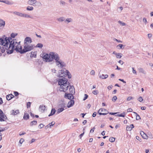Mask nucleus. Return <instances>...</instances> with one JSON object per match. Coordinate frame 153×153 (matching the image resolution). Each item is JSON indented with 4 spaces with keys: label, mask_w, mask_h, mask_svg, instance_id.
<instances>
[{
    "label": "nucleus",
    "mask_w": 153,
    "mask_h": 153,
    "mask_svg": "<svg viewBox=\"0 0 153 153\" xmlns=\"http://www.w3.org/2000/svg\"><path fill=\"white\" fill-rule=\"evenodd\" d=\"M41 57L46 62H52L54 60L55 62L60 58L58 54L55 52H51L49 54L44 53L41 54Z\"/></svg>",
    "instance_id": "1"
},
{
    "label": "nucleus",
    "mask_w": 153,
    "mask_h": 153,
    "mask_svg": "<svg viewBox=\"0 0 153 153\" xmlns=\"http://www.w3.org/2000/svg\"><path fill=\"white\" fill-rule=\"evenodd\" d=\"M3 42H2V45L3 46V49L5 48L6 49L10 50L13 45H15V42L17 41L16 39H13L11 37H7L4 36V37H3Z\"/></svg>",
    "instance_id": "2"
},
{
    "label": "nucleus",
    "mask_w": 153,
    "mask_h": 153,
    "mask_svg": "<svg viewBox=\"0 0 153 153\" xmlns=\"http://www.w3.org/2000/svg\"><path fill=\"white\" fill-rule=\"evenodd\" d=\"M20 42H18L17 41L15 42L14 45L13 46V47L10 50H7V53L8 54L12 53L14 50H16L17 52H19L21 53L22 47L20 44Z\"/></svg>",
    "instance_id": "3"
},
{
    "label": "nucleus",
    "mask_w": 153,
    "mask_h": 153,
    "mask_svg": "<svg viewBox=\"0 0 153 153\" xmlns=\"http://www.w3.org/2000/svg\"><path fill=\"white\" fill-rule=\"evenodd\" d=\"M35 47V45L33 44L24 45V48L22 49L21 53H25L29 51L33 50Z\"/></svg>",
    "instance_id": "4"
},
{
    "label": "nucleus",
    "mask_w": 153,
    "mask_h": 153,
    "mask_svg": "<svg viewBox=\"0 0 153 153\" xmlns=\"http://www.w3.org/2000/svg\"><path fill=\"white\" fill-rule=\"evenodd\" d=\"M68 73H69V71L67 70L62 69L59 70L58 76L59 77L65 78L67 76Z\"/></svg>",
    "instance_id": "5"
},
{
    "label": "nucleus",
    "mask_w": 153,
    "mask_h": 153,
    "mask_svg": "<svg viewBox=\"0 0 153 153\" xmlns=\"http://www.w3.org/2000/svg\"><path fill=\"white\" fill-rule=\"evenodd\" d=\"M27 4L33 6H40L41 5V3L39 1H37L36 0H30L27 1Z\"/></svg>",
    "instance_id": "6"
},
{
    "label": "nucleus",
    "mask_w": 153,
    "mask_h": 153,
    "mask_svg": "<svg viewBox=\"0 0 153 153\" xmlns=\"http://www.w3.org/2000/svg\"><path fill=\"white\" fill-rule=\"evenodd\" d=\"M70 85V83H65L64 85H62L61 87H60L59 90L61 91L65 92L68 90Z\"/></svg>",
    "instance_id": "7"
},
{
    "label": "nucleus",
    "mask_w": 153,
    "mask_h": 153,
    "mask_svg": "<svg viewBox=\"0 0 153 153\" xmlns=\"http://www.w3.org/2000/svg\"><path fill=\"white\" fill-rule=\"evenodd\" d=\"M56 65L58 67L62 68L66 66L65 63L60 58L55 62Z\"/></svg>",
    "instance_id": "8"
},
{
    "label": "nucleus",
    "mask_w": 153,
    "mask_h": 153,
    "mask_svg": "<svg viewBox=\"0 0 153 153\" xmlns=\"http://www.w3.org/2000/svg\"><path fill=\"white\" fill-rule=\"evenodd\" d=\"M68 80L65 78H62L59 79L58 81V84L60 85L61 87L62 85H64L65 83H69L68 82Z\"/></svg>",
    "instance_id": "9"
},
{
    "label": "nucleus",
    "mask_w": 153,
    "mask_h": 153,
    "mask_svg": "<svg viewBox=\"0 0 153 153\" xmlns=\"http://www.w3.org/2000/svg\"><path fill=\"white\" fill-rule=\"evenodd\" d=\"M32 42L31 38L29 37H26L24 40V45L30 44Z\"/></svg>",
    "instance_id": "10"
},
{
    "label": "nucleus",
    "mask_w": 153,
    "mask_h": 153,
    "mask_svg": "<svg viewBox=\"0 0 153 153\" xmlns=\"http://www.w3.org/2000/svg\"><path fill=\"white\" fill-rule=\"evenodd\" d=\"M59 106L62 107L58 109L57 110V113L58 114L62 112L64 110V108L65 107V104H61L59 105Z\"/></svg>",
    "instance_id": "11"
},
{
    "label": "nucleus",
    "mask_w": 153,
    "mask_h": 153,
    "mask_svg": "<svg viewBox=\"0 0 153 153\" xmlns=\"http://www.w3.org/2000/svg\"><path fill=\"white\" fill-rule=\"evenodd\" d=\"M5 22L2 19H0V30H2L5 26Z\"/></svg>",
    "instance_id": "12"
},
{
    "label": "nucleus",
    "mask_w": 153,
    "mask_h": 153,
    "mask_svg": "<svg viewBox=\"0 0 153 153\" xmlns=\"http://www.w3.org/2000/svg\"><path fill=\"white\" fill-rule=\"evenodd\" d=\"M3 38H0V45H2V42H3ZM5 51L4 49H3V48H1V46H0V56L2 55V54Z\"/></svg>",
    "instance_id": "13"
},
{
    "label": "nucleus",
    "mask_w": 153,
    "mask_h": 153,
    "mask_svg": "<svg viewBox=\"0 0 153 153\" xmlns=\"http://www.w3.org/2000/svg\"><path fill=\"white\" fill-rule=\"evenodd\" d=\"M65 97L69 100L73 99H74V97L72 94L66 93L65 94Z\"/></svg>",
    "instance_id": "14"
},
{
    "label": "nucleus",
    "mask_w": 153,
    "mask_h": 153,
    "mask_svg": "<svg viewBox=\"0 0 153 153\" xmlns=\"http://www.w3.org/2000/svg\"><path fill=\"white\" fill-rule=\"evenodd\" d=\"M74 100H71L68 103V105H67L68 107L69 108L71 107L74 105Z\"/></svg>",
    "instance_id": "15"
},
{
    "label": "nucleus",
    "mask_w": 153,
    "mask_h": 153,
    "mask_svg": "<svg viewBox=\"0 0 153 153\" xmlns=\"http://www.w3.org/2000/svg\"><path fill=\"white\" fill-rule=\"evenodd\" d=\"M134 126L133 124H131L130 126H127L126 128V130L127 131H130L134 128Z\"/></svg>",
    "instance_id": "16"
},
{
    "label": "nucleus",
    "mask_w": 153,
    "mask_h": 153,
    "mask_svg": "<svg viewBox=\"0 0 153 153\" xmlns=\"http://www.w3.org/2000/svg\"><path fill=\"white\" fill-rule=\"evenodd\" d=\"M37 52H31L30 53V56L31 57L36 58V56Z\"/></svg>",
    "instance_id": "17"
},
{
    "label": "nucleus",
    "mask_w": 153,
    "mask_h": 153,
    "mask_svg": "<svg viewBox=\"0 0 153 153\" xmlns=\"http://www.w3.org/2000/svg\"><path fill=\"white\" fill-rule=\"evenodd\" d=\"M13 13L18 16L22 17V13L18 11H14L13 12Z\"/></svg>",
    "instance_id": "18"
},
{
    "label": "nucleus",
    "mask_w": 153,
    "mask_h": 153,
    "mask_svg": "<svg viewBox=\"0 0 153 153\" xmlns=\"http://www.w3.org/2000/svg\"><path fill=\"white\" fill-rule=\"evenodd\" d=\"M29 118V115L27 113H25L23 116V118L25 120H27Z\"/></svg>",
    "instance_id": "19"
},
{
    "label": "nucleus",
    "mask_w": 153,
    "mask_h": 153,
    "mask_svg": "<svg viewBox=\"0 0 153 153\" xmlns=\"http://www.w3.org/2000/svg\"><path fill=\"white\" fill-rule=\"evenodd\" d=\"M139 72L141 73L144 74H146V72L142 68H139L138 69Z\"/></svg>",
    "instance_id": "20"
},
{
    "label": "nucleus",
    "mask_w": 153,
    "mask_h": 153,
    "mask_svg": "<svg viewBox=\"0 0 153 153\" xmlns=\"http://www.w3.org/2000/svg\"><path fill=\"white\" fill-rule=\"evenodd\" d=\"M14 96L12 94L8 95L6 96L7 100H10L12 98L14 97Z\"/></svg>",
    "instance_id": "21"
},
{
    "label": "nucleus",
    "mask_w": 153,
    "mask_h": 153,
    "mask_svg": "<svg viewBox=\"0 0 153 153\" xmlns=\"http://www.w3.org/2000/svg\"><path fill=\"white\" fill-rule=\"evenodd\" d=\"M56 111V110L55 109H54V108H52L51 111V113L50 114L48 115V116L50 117L51 116L53 115L55 113Z\"/></svg>",
    "instance_id": "22"
},
{
    "label": "nucleus",
    "mask_w": 153,
    "mask_h": 153,
    "mask_svg": "<svg viewBox=\"0 0 153 153\" xmlns=\"http://www.w3.org/2000/svg\"><path fill=\"white\" fill-rule=\"evenodd\" d=\"M108 77V75L107 74L104 75L102 74V75L99 76V77L102 79H105L107 78Z\"/></svg>",
    "instance_id": "23"
},
{
    "label": "nucleus",
    "mask_w": 153,
    "mask_h": 153,
    "mask_svg": "<svg viewBox=\"0 0 153 153\" xmlns=\"http://www.w3.org/2000/svg\"><path fill=\"white\" fill-rule=\"evenodd\" d=\"M11 113L12 114L16 115L18 114L19 112L18 110H16L15 111L13 110L11 111Z\"/></svg>",
    "instance_id": "24"
},
{
    "label": "nucleus",
    "mask_w": 153,
    "mask_h": 153,
    "mask_svg": "<svg viewBox=\"0 0 153 153\" xmlns=\"http://www.w3.org/2000/svg\"><path fill=\"white\" fill-rule=\"evenodd\" d=\"M4 3L8 5H12L13 4V1H10L8 0H5Z\"/></svg>",
    "instance_id": "25"
},
{
    "label": "nucleus",
    "mask_w": 153,
    "mask_h": 153,
    "mask_svg": "<svg viewBox=\"0 0 153 153\" xmlns=\"http://www.w3.org/2000/svg\"><path fill=\"white\" fill-rule=\"evenodd\" d=\"M22 17H23L25 18H31V16L27 14H25V13H22Z\"/></svg>",
    "instance_id": "26"
},
{
    "label": "nucleus",
    "mask_w": 153,
    "mask_h": 153,
    "mask_svg": "<svg viewBox=\"0 0 153 153\" xmlns=\"http://www.w3.org/2000/svg\"><path fill=\"white\" fill-rule=\"evenodd\" d=\"M65 19V18L63 17H61L57 19V20L60 22H62L64 21Z\"/></svg>",
    "instance_id": "27"
},
{
    "label": "nucleus",
    "mask_w": 153,
    "mask_h": 153,
    "mask_svg": "<svg viewBox=\"0 0 153 153\" xmlns=\"http://www.w3.org/2000/svg\"><path fill=\"white\" fill-rule=\"evenodd\" d=\"M125 112H123V113L122 114H119V113H118L117 114H116V115H115V116L124 117H125Z\"/></svg>",
    "instance_id": "28"
},
{
    "label": "nucleus",
    "mask_w": 153,
    "mask_h": 153,
    "mask_svg": "<svg viewBox=\"0 0 153 153\" xmlns=\"http://www.w3.org/2000/svg\"><path fill=\"white\" fill-rule=\"evenodd\" d=\"M74 87L73 86H71L69 88V91L71 93H73L74 92Z\"/></svg>",
    "instance_id": "29"
},
{
    "label": "nucleus",
    "mask_w": 153,
    "mask_h": 153,
    "mask_svg": "<svg viewBox=\"0 0 153 153\" xmlns=\"http://www.w3.org/2000/svg\"><path fill=\"white\" fill-rule=\"evenodd\" d=\"M72 21V19L71 18H67L65 20V23L67 22L68 23L70 22H71Z\"/></svg>",
    "instance_id": "30"
},
{
    "label": "nucleus",
    "mask_w": 153,
    "mask_h": 153,
    "mask_svg": "<svg viewBox=\"0 0 153 153\" xmlns=\"http://www.w3.org/2000/svg\"><path fill=\"white\" fill-rule=\"evenodd\" d=\"M103 112V113H106V112H108L104 108H100L98 111V112Z\"/></svg>",
    "instance_id": "31"
},
{
    "label": "nucleus",
    "mask_w": 153,
    "mask_h": 153,
    "mask_svg": "<svg viewBox=\"0 0 153 153\" xmlns=\"http://www.w3.org/2000/svg\"><path fill=\"white\" fill-rule=\"evenodd\" d=\"M37 124V122L36 121H33L30 123V126H32L33 125H36Z\"/></svg>",
    "instance_id": "32"
},
{
    "label": "nucleus",
    "mask_w": 153,
    "mask_h": 153,
    "mask_svg": "<svg viewBox=\"0 0 153 153\" xmlns=\"http://www.w3.org/2000/svg\"><path fill=\"white\" fill-rule=\"evenodd\" d=\"M26 10H27L32 11L33 10V7L32 6H27L26 8Z\"/></svg>",
    "instance_id": "33"
},
{
    "label": "nucleus",
    "mask_w": 153,
    "mask_h": 153,
    "mask_svg": "<svg viewBox=\"0 0 153 153\" xmlns=\"http://www.w3.org/2000/svg\"><path fill=\"white\" fill-rule=\"evenodd\" d=\"M122 54L120 53H118L116 55V57L117 58H121L122 56Z\"/></svg>",
    "instance_id": "34"
},
{
    "label": "nucleus",
    "mask_w": 153,
    "mask_h": 153,
    "mask_svg": "<svg viewBox=\"0 0 153 153\" xmlns=\"http://www.w3.org/2000/svg\"><path fill=\"white\" fill-rule=\"evenodd\" d=\"M43 45L41 43H38L35 46V47L39 48H41L43 47Z\"/></svg>",
    "instance_id": "35"
},
{
    "label": "nucleus",
    "mask_w": 153,
    "mask_h": 153,
    "mask_svg": "<svg viewBox=\"0 0 153 153\" xmlns=\"http://www.w3.org/2000/svg\"><path fill=\"white\" fill-rule=\"evenodd\" d=\"M39 108L42 111H44L46 108L45 105H40Z\"/></svg>",
    "instance_id": "36"
},
{
    "label": "nucleus",
    "mask_w": 153,
    "mask_h": 153,
    "mask_svg": "<svg viewBox=\"0 0 153 153\" xmlns=\"http://www.w3.org/2000/svg\"><path fill=\"white\" fill-rule=\"evenodd\" d=\"M17 35V33H12L11 34V38H14Z\"/></svg>",
    "instance_id": "37"
},
{
    "label": "nucleus",
    "mask_w": 153,
    "mask_h": 153,
    "mask_svg": "<svg viewBox=\"0 0 153 153\" xmlns=\"http://www.w3.org/2000/svg\"><path fill=\"white\" fill-rule=\"evenodd\" d=\"M133 113H134L136 115V119L137 120H138L140 119V116L139 115H138L137 113L135 112H133Z\"/></svg>",
    "instance_id": "38"
},
{
    "label": "nucleus",
    "mask_w": 153,
    "mask_h": 153,
    "mask_svg": "<svg viewBox=\"0 0 153 153\" xmlns=\"http://www.w3.org/2000/svg\"><path fill=\"white\" fill-rule=\"evenodd\" d=\"M115 139L114 138L111 137L109 139V140L111 142H113L114 141Z\"/></svg>",
    "instance_id": "39"
},
{
    "label": "nucleus",
    "mask_w": 153,
    "mask_h": 153,
    "mask_svg": "<svg viewBox=\"0 0 153 153\" xmlns=\"http://www.w3.org/2000/svg\"><path fill=\"white\" fill-rule=\"evenodd\" d=\"M1 116L3 119H4L5 120L7 119V117H6L5 115H4V114H2L1 115Z\"/></svg>",
    "instance_id": "40"
},
{
    "label": "nucleus",
    "mask_w": 153,
    "mask_h": 153,
    "mask_svg": "<svg viewBox=\"0 0 153 153\" xmlns=\"http://www.w3.org/2000/svg\"><path fill=\"white\" fill-rule=\"evenodd\" d=\"M123 7H120L119 8H118L117 9V11L119 12H120L121 11L123 10Z\"/></svg>",
    "instance_id": "41"
},
{
    "label": "nucleus",
    "mask_w": 153,
    "mask_h": 153,
    "mask_svg": "<svg viewBox=\"0 0 153 153\" xmlns=\"http://www.w3.org/2000/svg\"><path fill=\"white\" fill-rule=\"evenodd\" d=\"M119 47L120 49H123L124 48V47H123V46L122 44H119L117 45V47Z\"/></svg>",
    "instance_id": "42"
},
{
    "label": "nucleus",
    "mask_w": 153,
    "mask_h": 153,
    "mask_svg": "<svg viewBox=\"0 0 153 153\" xmlns=\"http://www.w3.org/2000/svg\"><path fill=\"white\" fill-rule=\"evenodd\" d=\"M55 123V122L54 121L52 122L51 123L49 124L48 125L49 126L50 128H51L52 126H53Z\"/></svg>",
    "instance_id": "43"
},
{
    "label": "nucleus",
    "mask_w": 153,
    "mask_h": 153,
    "mask_svg": "<svg viewBox=\"0 0 153 153\" xmlns=\"http://www.w3.org/2000/svg\"><path fill=\"white\" fill-rule=\"evenodd\" d=\"M98 113L100 115H105L107 114H108V113H102L101 112H98Z\"/></svg>",
    "instance_id": "44"
},
{
    "label": "nucleus",
    "mask_w": 153,
    "mask_h": 153,
    "mask_svg": "<svg viewBox=\"0 0 153 153\" xmlns=\"http://www.w3.org/2000/svg\"><path fill=\"white\" fill-rule=\"evenodd\" d=\"M118 22L121 25L123 26L125 25H126V24L125 23L123 22L120 21H118Z\"/></svg>",
    "instance_id": "45"
},
{
    "label": "nucleus",
    "mask_w": 153,
    "mask_h": 153,
    "mask_svg": "<svg viewBox=\"0 0 153 153\" xmlns=\"http://www.w3.org/2000/svg\"><path fill=\"white\" fill-rule=\"evenodd\" d=\"M117 98L116 96H114L112 99V100L114 102H115L117 99Z\"/></svg>",
    "instance_id": "46"
},
{
    "label": "nucleus",
    "mask_w": 153,
    "mask_h": 153,
    "mask_svg": "<svg viewBox=\"0 0 153 153\" xmlns=\"http://www.w3.org/2000/svg\"><path fill=\"white\" fill-rule=\"evenodd\" d=\"M92 92L93 94L96 95L98 93V91L97 90H94Z\"/></svg>",
    "instance_id": "47"
},
{
    "label": "nucleus",
    "mask_w": 153,
    "mask_h": 153,
    "mask_svg": "<svg viewBox=\"0 0 153 153\" xmlns=\"http://www.w3.org/2000/svg\"><path fill=\"white\" fill-rule=\"evenodd\" d=\"M142 136L143 138H144L145 139H147L148 138V136L146 134H145L143 135Z\"/></svg>",
    "instance_id": "48"
},
{
    "label": "nucleus",
    "mask_w": 153,
    "mask_h": 153,
    "mask_svg": "<svg viewBox=\"0 0 153 153\" xmlns=\"http://www.w3.org/2000/svg\"><path fill=\"white\" fill-rule=\"evenodd\" d=\"M132 72L134 74H137V72L134 69V68H132Z\"/></svg>",
    "instance_id": "49"
},
{
    "label": "nucleus",
    "mask_w": 153,
    "mask_h": 153,
    "mask_svg": "<svg viewBox=\"0 0 153 153\" xmlns=\"http://www.w3.org/2000/svg\"><path fill=\"white\" fill-rule=\"evenodd\" d=\"M31 103V102H28L27 103V108L30 107Z\"/></svg>",
    "instance_id": "50"
},
{
    "label": "nucleus",
    "mask_w": 153,
    "mask_h": 153,
    "mask_svg": "<svg viewBox=\"0 0 153 153\" xmlns=\"http://www.w3.org/2000/svg\"><path fill=\"white\" fill-rule=\"evenodd\" d=\"M44 125L43 124H40L39 126V128H41L43 127Z\"/></svg>",
    "instance_id": "51"
},
{
    "label": "nucleus",
    "mask_w": 153,
    "mask_h": 153,
    "mask_svg": "<svg viewBox=\"0 0 153 153\" xmlns=\"http://www.w3.org/2000/svg\"><path fill=\"white\" fill-rule=\"evenodd\" d=\"M138 100L140 102H141L143 100L142 97H140L138 99Z\"/></svg>",
    "instance_id": "52"
},
{
    "label": "nucleus",
    "mask_w": 153,
    "mask_h": 153,
    "mask_svg": "<svg viewBox=\"0 0 153 153\" xmlns=\"http://www.w3.org/2000/svg\"><path fill=\"white\" fill-rule=\"evenodd\" d=\"M95 74V72L93 70H92L90 72V74L92 75H94Z\"/></svg>",
    "instance_id": "53"
},
{
    "label": "nucleus",
    "mask_w": 153,
    "mask_h": 153,
    "mask_svg": "<svg viewBox=\"0 0 153 153\" xmlns=\"http://www.w3.org/2000/svg\"><path fill=\"white\" fill-rule=\"evenodd\" d=\"M88 96L87 94H85V97H84V99H83V100H86L88 98Z\"/></svg>",
    "instance_id": "54"
},
{
    "label": "nucleus",
    "mask_w": 153,
    "mask_h": 153,
    "mask_svg": "<svg viewBox=\"0 0 153 153\" xmlns=\"http://www.w3.org/2000/svg\"><path fill=\"white\" fill-rule=\"evenodd\" d=\"M119 113H120V112H117V113L110 112V113H109V114H110L114 115H116V114H117Z\"/></svg>",
    "instance_id": "55"
},
{
    "label": "nucleus",
    "mask_w": 153,
    "mask_h": 153,
    "mask_svg": "<svg viewBox=\"0 0 153 153\" xmlns=\"http://www.w3.org/2000/svg\"><path fill=\"white\" fill-rule=\"evenodd\" d=\"M132 99H133V98L132 97H127V101H129Z\"/></svg>",
    "instance_id": "56"
},
{
    "label": "nucleus",
    "mask_w": 153,
    "mask_h": 153,
    "mask_svg": "<svg viewBox=\"0 0 153 153\" xmlns=\"http://www.w3.org/2000/svg\"><path fill=\"white\" fill-rule=\"evenodd\" d=\"M143 21L144 22L145 24H146L147 23V22L146 20V19L145 18H144L143 19Z\"/></svg>",
    "instance_id": "57"
},
{
    "label": "nucleus",
    "mask_w": 153,
    "mask_h": 153,
    "mask_svg": "<svg viewBox=\"0 0 153 153\" xmlns=\"http://www.w3.org/2000/svg\"><path fill=\"white\" fill-rule=\"evenodd\" d=\"M68 74H67V76H68V77L69 79L71 78V74H70L69 72V73H68Z\"/></svg>",
    "instance_id": "58"
},
{
    "label": "nucleus",
    "mask_w": 153,
    "mask_h": 153,
    "mask_svg": "<svg viewBox=\"0 0 153 153\" xmlns=\"http://www.w3.org/2000/svg\"><path fill=\"white\" fill-rule=\"evenodd\" d=\"M113 86L111 85H110V86H108V87H107V88L109 90H110L113 87Z\"/></svg>",
    "instance_id": "59"
},
{
    "label": "nucleus",
    "mask_w": 153,
    "mask_h": 153,
    "mask_svg": "<svg viewBox=\"0 0 153 153\" xmlns=\"http://www.w3.org/2000/svg\"><path fill=\"white\" fill-rule=\"evenodd\" d=\"M14 93V95L16 96H17L19 94V93L17 91H15Z\"/></svg>",
    "instance_id": "60"
},
{
    "label": "nucleus",
    "mask_w": 153,
    "mask_h": 153,
    "mask_svg": "<svg viewBox=\"0 0 153 153\" xmlns=\"http://www.w3.org/2000/svg\"><path fill=\"white\" fill-rule=\"evenodd\" d=\"M95 129V128L94 127L93 128L91 129V130L90 131V133L93 132L94 131V130Z\"/></svg>",
    "instance_id": "61"
},
{
    "label": "nucleus",
    "mask_w": 153,
    "mask_h": 153,
    "mask_svg": "<svg viewBox=\"0 0 153 153\" xmlns=\"http://www.w3.org/2000/svg\"><path fill=\"white\" fill-rule=\"evenodd\" d=\"M132 111V109L131 108H129L127 109L128 112H131Z\"/></svg>",
    "instance_id": "62"
},
{
    "label": "nucleus",
    "mask_w": 153,
    "mask_h": 153,
    "mask_svg": "<svg viewBox=\"0 0 153 153\" xmlns=\"http://www.w3.org/2000/svg\"><path fill=\"white\" fill-rule=\"evenodd\" d=\"M5 130V128H2L0 127V132L1 131H3Z\"/></svg>",
    "instance_id": "63"
},
{
    "label": "nucleus",
    "mask_w": 153,
    "mask_h": 153,
    "mask_svg": "<svg viewBox=\"0 0 153 153\" xmlns=\"http://www.w3.org/2000/svg\"><path fill=\"white\" fill-rule=\"evenodd\" d=\"M24 141V139H22V138H21L20 139V140H19V143H22L23 142V141Z\"/></svg>",
    "instance_id": "64"
}]
</instances>
